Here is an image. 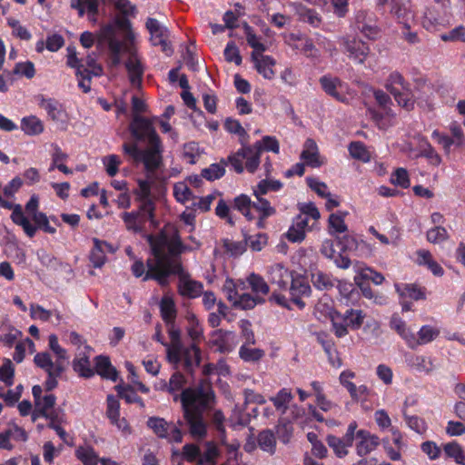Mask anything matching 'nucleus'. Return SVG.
<instances>
[{
    "instance_id": "obj_29",
    "label": "nucleus",
    "mask_w": 465,
    "mask_h": 465,
    "mask_svg": "<svg viewBox=\"0 0 465 465\" xmlns=\"http://www.w3.org/2000/svg\"><path fill=\"white\" fill-rule=\"evenodd\" d=\"M404 361L410 369L418 372L429 374L434 370L433 361L430 357L405 353Z\"/></svg>"
},
{
    "instance_id": "obj_15",
    "label": "nucleus",
    "mask_w": 465,
    "mask_h": 465,
    "mask_svg": "<svg viewBox=\"0 0 465 465\" xmlns=\"http://www.w3.org/2000/svg\"><path fill=\"white\" fill-rule=\"evenodd\" d=\"M0 207L7 210H13L11 213V219L13 223L18 226H21L25 233L29 238H33L35 235L37 227L34 226L29 218L25 215L20 204H14L11 202L2 198L0 199Z\"/></svg>"
},
{
    "instance_id": "obj_6",
    "label": "nucleus",
    "mask_w": 465,
    "mask_h": 465,
    "mask_svg": "<svg viewBox=\"0 0 465 465\" xmlns=\"http://www.w3.org/2000/svg\"><path fill=\"white\" fill-rule=\"evenodd\" d=\"M385 88L393 95L401 107L407 111L414 108V95L401 74L397 71L391 73L386 79Z\"/></svg>"
},
{
    "instance_id": "obj_59",
    "label": "nucleus",
    "mask_w": 465,
    "mask_h": 465,
    "mask_svg": "<svg viewBox=\"0 0 465 465\" xmlns=\"http://www.w3.org/2000/svg\"><path fill=\"white\" fill-rule=\"evenodd\" d=\"M312 282L319 290H329L334 286V279L327 273L317 271L312 274Z\"/></svg>"
},
{
    "instance_id": "obj_32",
    "label": "nucleus",
    "mask_w": 465,
    "mask_h": 465,
    "mask_svg": "<svg viewBox=\"0 0 465 465\" xmlns=\"http://www.w3.org/2000/svg\"><path fill=\"white\" fill-rule=\"evenodd\" d=\"M321 252L323 256L334 262L337 267L341 269H348L351 266V260L348 256L338 253L331 240H325L322 242Z\"/></svg>"
},
{
    "instance_id": "obj_48",
    "label": "nucleus",
    "mask_w": 465,
    "mask_h": 465,
    "mask_svg": "<svg viewBox=\"0 0 465 465\" xmlns=\"http://www.w3.org/2000/svg\"><path fill=\"white\" fill-rule=\"evenodd\" d=\"M264 298L262 296H252L246 292H241L238 299L232 303V306L240 310H251L257 304L263 303Z\"/></svg>"
},
{
    "instance_id": "obj_34",
    "label": "nucleus",
    "mask_w": 465,
    "mask_h": 465,
    "mask_svg": "<svg viewBox=\"0 0 465 465\" xmlns=\"http://www.w3.org/2000/svg\"><path fill=\"white\" fill-rule=\"evenodd\" d=\"M309 227L307 217L297 215L287 232V239L292 242H300L305 238L306 229Z\"/></svg>"
},
{
    "instance_id": "obj_27",
    "label": "nucleus",
    "mask_w": 465,
    "mask_h": 465,
    "mask_svg": "<svg viewBox=\"0 0 465 465\" xmlns=\"http://www.w3.org/2000/svg\"><path fill=\"white\" fill-rule=\"evenodd\" d=\"M94 246L90 252V262L95 268H101L106 261L107 252H114V247L104 241L94 238Z\"/></svg>"
},
{
    "instance_id": "obj_33",
    "label": "nucleus",
    "mask_w": 465,
    "mask_h": 465,
    "mask_svg": "<svg viewBox=\"0 0 465 465\" xmlns=\"http://www.w3.org/2000/svg\"><path fill=\"white\" fill-rule=\"evenodd\" d=\"M244 151V168L249 173H254L260 164L262 143L256 142L252 146L242 144Z\"/></svg>"
},
{
    "instance_id": "obj_47",
    "label": "nucleus",
    "mask_w": 465,
    "mask_h": 465,
    "mask_svg": "<svg viewBox=\"0 0 465 465\" xmlns=\"http://www.w3.org/2000/svg\"><path fill=\"white\" fill-rule=\"evenodd\" d=\"M443 19L436 10L435 6H427L422 16V25L429 31L435 30L438 25H442Z\"/></svg>"
},
{
    "instance_id": "obj_42",
    "label": "nucleus",
    "mask_w": 465,
    "mask_h": 465,
    "mask_svg": "<svg viewBox=\"0 0 465 465\" xmlns=\"http://www.w3.org/2000/svg\"><path fill=\"white\" fill-rule=\"evenodd\" d=\"M75 457L84 465H98L100 458L94 449L90 445L79 446L75 450Z\"/></svg>"
},
{
    "instance_id": "obj_19",
    "label": "nucleus",
    "mask_w": 465,
    "mask_h": 465,
    "mask_svg": "<svg viewBox=\"0 0 465 465\" xmlns=\"http://www.w3.org/2000/svg\"><path fill=\"white\" fill-rule=\"evenodd\" d=\"M32 393L35 401V411H33L32 418L33 420H35L42 414L47 413V411L54 407L56 398L53 393H46L43 396V389L40 385H35L32 389Z\"/></svg>"
},
{
    "instance_id": "obj_36",
    "label": "nucleus",
    "mask_w": 465,
    "mask_h": 465,
    "mask_svg": "<svg viewBox=\"0 0 465 465\" xmlns=\"http://www.w3.org/2000/svg\"><path fill=\"white\" fill-rule=\"evenodd\" d=\"M95 371L103 378L116 381L118 373L115 368L111 364L107 356H97L95 358Z\"/></svg>"
},
{
    "instance_id": "obj_21",
    "label": "nucleus",
    "mask_w": 465,
    "mask_h": 465,
    "mask_svg": "<svg viewBox=\"0 0 465 465\" xmlns=\"http://www.w3.org/2000/svg\"><path fill=\"white\" fill-rule=\"evenodd\" d=\"M288 44L296 50H300L305 56L312 59L320 57V52L312 40L302 35L291 34L287 39Z\"/></svg>"
},
{
    "instance_id": "obj_9",
    "label": "nucleus",
    "mask_w": 465,
    "mask_h": 465,
    "mask_svg": "<svg viewBox=\"0 0 465 465\" xmlns=\"http://www.w3.org/2000/svg\"><path fill=\"white\" fill-rule=\"evenodd\" d=\"M156 120H158L157 116L146 118L137 114L133 115V119L129 125L132 136L136 141L146 142L147 144L162 141L154 127Z\"/></svg>"
},
{
    "instance_id": "obj_43",
    "label": "nucleus",
    "mask_w": 465,
    "mask_h": 465,
    "mask_svg": "<svg viewBox=\"0 0 465 465\" xmlns=\"http://www.w3.org/2000/svg\"><path fill=\"white\" fill-rule=\"evenodd\" d=\"M395 288L401 299L410 298L414 301H419L426 298L423 289L415 284H396Z\"/></svg>"
},
{
    "instance_id": "obj_54",
    "label": "nucleus",
    "mask_w": 465,
    "mask_h": 465,
    "mask_svg": "<svg viewBox=\"0 0 465 465\" xmlns=\"http://www.w3.org/2000/svg\"><path fill=\"white\" fill-rule=\"evenodd\" d=\"M347 213L337 212L335 213H331L329 217V231L332 235H336L338 233H343L347 232L348 227L344 222V217Z\"/></svg>"
},
{
    "instance_id": "obj_28",
    "label": "nucleus",
    "mask_w": 465,
    "mask_h": 465,
    "mask_svg": "<svg viewBox=\"0 0 465 465\" xmlns=\"http://www.w3.org/2000/svg\"><path fill=\"white\" fill-rule=\"evenodd\" d=\"M301 159L306 165L313 168H318L324 163V161L320 156L317 143L314 140L310 138L307 139L303 144Z\"/></svg>"
},
{
    "instance_id": "obj_22",
    "label": "nucleus",
    "mask_w": 465,
    "mask_h": 465,
    "mask_svg": "<svg viewBox=\"0 0 465 465\" xmlns=\"http://www.w3.org/2000/svg\"><path fill=\"white\" fill-rule=\"evenodd\" d=\"M106 416L111 423L124 433H130V427L124 418H120V402L114 395H108L106 399Z\"/></svg>"
},
{
    "instance_id": "obj_25",
    "label": "nucleus",
    "mask_w": 465,
    "mask_h": 465,
    "mask_svg": "<svg viewBox=\"0 0 465 465\" xmlns=\"http://www.w3.org/2000/svg\"><path fill=\"white\" fill-rule=\"evenodd\" d=\"M256 201H252V212L255 215V218L258 219L256 225L258 228L264 227V220L268 217L272 216L276 210L272 207L270 202L264 198L262 195H254Z\"/></svg>"
},
{
    "instance_id": "obj_63",
    "label": "nucleus",
    "mask_w": 465,
    "mask_h": 465,
    "mask_svg": "<svg viewBox=\"0 0 465 465\" xmlns=\"http://www.w3.org/2000/svg\"><path fill=\"white\" fill-rule=\"evenodd\" d=\"M446 455L452 458L458 464L465 463V454L461 446L456 441L449 442L443 448Z\"/></svg>"
},
{
    "instance_id": "obj_31",
    "label": "nucleus",
    "mask_w": 465,
    "mask_h": 465,
    "mask_svg": "<svg viewBox=\"0 0 465 465\" xmlns=\"http://www.w3.org/2000/svg\"><path fill=\"white\" fill-rule=\"evenodd\" d=\"M390 325L391 328L406 341L410 348L414 349L417 347L416 335L401 318L393 315L391 319Z\"/></svg>"
},
{
    "instance_id": "obj_45",
    "label": "nucleus",
    "mask_w": 465,
    "mask_h": 465,
    "mask_svg": "<svg viewBox=\"0 0 465 465\" xmlns=\"http://www.w3.org/2000/svg\"><path fill=\"white\" fill-rule=\"evenodd\" d=\"M161 316L165 323L175 321L176 307L173 298L169 295H164L160 302Z\"/></svg>"
},
{
    "instance_id": "obj_4",
    "label": "nucleus",
    "mask_w": 465,
    "mask_h": 465,
    "mask_svg": "<svg viewBox=\"0 0 465 465\" xmlns=\"http://www.w3.org/2000/svg\"><path fill=\"white\" fill-rule=\"evenodd\" d=\"M170 337V343L166 347L167 360L175 369L183 368L186 371L192 372L201 361V350L198 345L191 344L183 346L181 341V331L175 325L174 321L165 323Z\"/></svg>"
},
{
    "instance_id": "obj_16",
    "label": "nucleus",
    "mask_w": 465,
    "mask_h": 465,
    "mask_svg": "<svg viewBox=\"0 0 465 465\" xmlns=\"http://www.w3.org/2000/svg\"><path fill=\"white\" fill-rule=\"evenodd\" d=\"M39 106L44 109L48 117L58 124L62 129L65 130L67 128L68 114L61 103L53 98L42 97L39 102Z\"/></svg>"
},
{
    "instance_id": "obj_26",
    "label": "nucleus",
    "mask_w": 465,
    "mask_h": 465,
    "mask_svg": "<svg viewBox=\"0 0 465 465\" xmlns=\"http://www.w3.org/2000/svg\"><path fill=\"white\" fill-rule=\"evenodd\" d=\"M320 84L323 91L338 101L345 100L344 94H341L346 88V84L338 77L330 74L323 75L320 78Z\"/></svg>"
},
{
    "instance_id": "obj_14",
    "label": "nucleus",
    "mask_w": 465,
    "mask_h": 465,
    "mask_svg": "<svg viewBox=\"0 0 465 465\" xmlns=\"http://www.w3.org/2000/svg\"><path fill=\"white\" fill-rule=\"evenodd\" d=\"M145 25L150 33L152 44L161 46L162 51L170 55L173 49L169 41L170 33L168 29L154 18H148Z\"/></svg>"
},
{
    "instance_id": "obj_46",
    "label": "nucleus",
    "mask_w": 465,
    "mask_h": 465,
    "mask_svg": "<svg viewBox=\"0 0 465 465\" xmlns=\"http://www.w3.org/2000/svg\"><path fill=\"white\" fill-rule=\"evenodd\" d=\"M186 383L185 377L179 371H175L170 378L169 382L163 381L161 386L162 390L167 391L169 393L174 395V400H178L176 392L183 390Z\"/></svg>"
},
{
    "instance_id": "obj_10",
    "label": "nucleus",
    "mask_w": 465,
    "mask_h": 465,
    "mask_svg": "<svg viewBox=\"0 0 465 465\" xmlns=\"http://www.w3.org/2000/svg\"><path fill=\"white\" fill-rule=\"evenodd\" d=\"M173 422H168L163 418L150 417L147 420V426L153 433L161 439L166 440L170 443H181L183 438L180 425Z\"/></svg>"
},
{
    "instance_id": "obj_5",
    "label": "nucleus",
    "mask_w": 465,
    "mask_h": 465,
    "mask_svg": "<svg viewBox=\"0 0 465 465\" xmlns=\"http://www.w3.org/2000/svg\"><path fill=\"white\" fill-rule=\"evenodd\" d=\"M123 149L134 163H142L147 172L153 173L162 165L163 152L162 141L148 143L145 149L139 148L136 143H124Z\"/></svg>"
},
{
    "instance_id": "obj_37",
    "label": "nucleus",
    "mask_w": 465,
    "mask_h": 465,
    "mask_svg": "<svg viewBox=\"0 0 465 465\" xmlns=\"http://www.w3.org/2000/svg\"><path fill=\"white\" fill-rule=\"evenodd\" d=\"M71 7L77 10L80 17L87 13L89 20L94 21L98 11V2L97 0H71Z\"/></svg>"
},
{
    "instance_id": "obj_55",
    "label": "nucleus",
    "mask_w": 465,
    "mask_h": 465,
    "mask_svg": "<svg viewBox=\"0 0 465 465\" xmlns=\"http://www.w3.org/2000/svg\"><path fill=\"white\" fill-rule=\"evenodd\" d=\"M187 320L189 326L187 328L188 336L192 339L193 343L197 345V342L203 339V330L198 319L194 314H188Z\"/></svg>"
},
{
    "instance_id": "obj_52",
    "label": "nucleus",
    "mask_w": 465,
    "mask_h": 465,
    "mask_svg": "<svg viewBox=\"0 0 465 465\" xmlns=\"http://www.w3.org/2000/svg\"><path fill=\"white\" fill-rule=\"evenodd\" d=\"M440 333V328L432 325H423L416 336L417 346L433 341Z\"/></svg>"
},
{
    "instance_id": "obj_57",
    "label": "nucleus",
    "mask_w": 465,
    "mask_h": 465,
    "mask_svg": "<svg viewBox=\"0 0 465 465\" xmlns=\"http://www.w3.org/2000/svg\"><path fill=\"white\" fill-rule=\"evenodd\" d=\"M258 445L263 450L270 454L275 452L276 440L272 430H262L258 435Z\"/></svg>"
},
{
    "instance_id": "obj_58",
    "label": "nucleus",
    "mask_w": 465,
    "mask_h": 465,
    "mask_svg": "<svg viewBox=\"0 0 465 465\" xmlns=\"http://www.w3.org/2000/svg\"><path fill=\"white\" fill-rule=\"evenodd\" d=\"M52 315H54L56 320L60 322L61 315L57 311H48L37 304H31L30 306V316L34 320L47 322Z\"/></svg>"
},
{
    "instance_id": "obj_2",
    "label": "nucleus",
    "mask_w": 465,
    "mask_h": 465,
    "mask_svg": "<svg viewBox=\"0 0 465 465\" xmlns=\"http://www.w3.org/2000/svg\"><path fill=\"white\" fill-rule=\"evenodd\" d=\"M148 242L150 244L152 253L154 255V261L148 262L150 273L145 279H154L159 284L166 285L168 277L171 274H181L183 267L179 255L186 251H192L200 247V242L194 237L190 236L189 240L194 245H184L178 233H174L169 237L164 232L156 235H148Z\"/></svg>"
},
{
    "instance_id": "obj_7",
    "label": "nucleus",
    "mask_w": 465,
    "mask_h": 465,
    "mask_svg": "<svg viewBox=\"0 0 465 465\" xmlns=\"http://www.w3.org/2000/svg\"><path fill=\"white\" fill-rule=\"evenodd\" d=\"M218 455V449L213 441L206 442L203 451L201 450L198 445L187 443L183 447L181 452L184 460L198 465H213Z\"/></svg>"
},
{
    "instance_id": "obj_40",
    "label": "nucleus",
    "mask_w": 465,
    "mask_h": 465,
    "mask_svg": "<svg viewBox=\"0 0 465 465\" xmlns=\"http://www.w3.org/2000/svg\"><path fill=\"white\" fill-rule=\"evenodd\" d=\"M21 130L30 136L39 135L44 130V123L35 115L25 116L21 120Z\"/></svg>"
},
{
    "instance_id": "obj_49",
    "label": "nucleus",
    "mask_w": 465,
    "mask_h": 465,
    "mask_svg": "<svg viewBox=\"0 0 465 465\" xmlns=\"http://www.w3.org/2000/svg\"><path fill=\"white\" fill-rule=\"evenodd\" d=\"M244 289L245 283L240 280L235 282L232 279H227L223 286V292L232 304L238 299V296L241 294L240 292Z\"/></svg>"
},
{
    "instance_id": "obj_30",
    "label": "nucleus",
    "mask_w": 465,
    "mask_h": 465,
    "mask_svg": "<svg viewBox=\"0 0 465 465\" xmlns=\"http://www.w3.org/2000/svg\"><path fill=\"white\" fill-rule=\"evenodd\" d=\"M251 57L256 70L260 74L268 80H271L274 77L275 73L273 66L275 65L276 62L272 56L264 55L263 54H257L256 53H252Z\"/></svg>"
},
{
    "instance_id": "obj_60",
    "label": "nucleus",
    "mask_w": 465,
    "mask_h": 465,
    "mask_svg": "<svg viewBox=\"0 0 465 465\" xmlns=\"http://www.w3.org/2000/svg\"><path fill=\"white\" fill-rule=\"evenodd\" d=\"M293 428L291 420L281 418L276 426V434L278 439L284 444H287L292 436Z\"/></svg>"
},
{
    "instance_id": "obj_17",
    "label": "nucleus",
    "mask_w": 465,
    "mask_h": 465,
    "mask_svg": "<svg viewBox=\"0 0 465 465\" xmlns=\"http://www.w3.org/2000/svg\"><path fill=\"white\" fill-rule=\"evenodd\" d=\"M39 198L34 194L25 204V211L31 216L32 221L35 223L34 226L37 227V230H43L44 232L54 234L56 230L54 227L49 224V219L45 213L38 211Z\"/></svg>"
},
{
    "instance_id": "obj_53",
    "label": "nucleus",
    "mask_w": 465,
    "mask_h": 465,
    "mask_svg": "<svg viewBox=\"0 0 465 465\" xmlns=\"http://www.w3.org/2000/svg\"><path fill=\"white\" fill-rule=\"evenodd\" d=\"M247 282L251 287L254 296L267 295L270 292V287L264 279L256 273H251L247 278Z\"/></svg>"
},
{
    "instance_id": "obj_13",
    "label": "nucleus",
    "mask_w": 465,
    "mask_h": 465,
    "mask_svg": "<svg viewBox=\"0 0 465 465\" xmlns=\"http://www.w3.org/2000/svg\"><path fill=\"white\" fill-rule=\"evenodd\" d=\"M354 29L363 35L366 38L375 40L379 35V27L376 16L372 12L360 10L355 14Z\"/></svg>"
},
{
    "instance_id": "obj_20",
    "label": "nucleus",
    "mask_w": 465,
    "mask_h": 465,
    "mask_svg": "<svg viewBox=\"0 0 465 465\" xmlns=\"http://www.w3.org/2000/svg\"><path fill=\"white\" fill-rule=\"evenodd\" d=\"M356 440L355 450L360 457L370 454L380 445L379 437L366 430H359L356 432Z\"/></svg>"
},
{
    "instance_id": "obj_39",
    "label": "nucleus",
    "mask_w": 465,
    "mask_h": 465,
    "mask_svg": "<svg viewBox=\"0 0 465 465\" xmlns=\"http://www.w3.org/2000/svg\"><path fill=\"white\" fill-rule=\"evenodd\" d=\"M90 355L85 351L79 352L73 361V369L80 376L90 378L94 375V371L91 367L89 361Z\"/></svg>"
},
{
    "instance_id": "obj_51",
    "label": "nucleus",
    "mask_w": 465,
    "mask_h": 465,
    "mask_svg": "<svg viewBox=\"0 0 465 465\" xmlns=\"http://www.w3.org/2000/svg\"><path fill=\"white\" fill-rule=\"evenodd\" d=\"M252 201L246 194H241L234 198L233 208L244 215L247 220L255 219V215L252 212Z\"/></svg>"
},
{
    "instance_id": "obj_8",
    "label": "nucleus",
    "mask_w": 465,
    "mask_h": 465,
    "mask_svg": "<svg viewBox=\"0 0 465 465\" xmlns=\"http://www.w3.org/2000/svg\"><path fill=\"white\" fill-rule=\"evenodd\" d=\"M338 43L346 56L357 64H363L371 54L370 45L356 35L339 37Z\"/></svg>"
},
{
    "instance_id": "obj_18",
    "label": "nucleus",
    "mask_w": 465,
    "mask_h": 465,
    "mask_svg": "<svg viewBox=\"0 0 465 465\" xmlns=\"http://www.w3.org/2000/svg\"><path fill=\"white\" fill-rule=\"evenodd\" d=\"M286 291L289 292L290 300L293 304L301 310L305 307V302L302 298L311 294V287L303 277L293 276Z\"/></svg>"
},
{
    "instance_id": "obj_56",
    "label": "nucleus",
    "mask_w": 465,
    "mask_h": 465,
    "mask_svg": "<svg viewBox=\"0 0 465 465\" xmlns=\"http://www.w3.org/2000/svg\"><path fill=\"white\" fill-rule=\"evenodd\" d=\"M244 33L247 44L253 49L252 53L262 54L267 50V46L262 42V37L255 35L250 25H244Z\"/></svg>"
},
{
    "instance_id": "obj_50",
    "label": "nucleus",
    "mask_w": 465,
    "mask_h": 465,
    "mask_svg": "<svg viewBox=\"0 0 465 465\" xmlns=\"http://www.w3.org/2000/svg\"><path fill=\"white\" fill-rule=\"evenodd\" d=\"M391 12L397 17L400 23L408 25L410 21L413 19V14L409 5L404 3L391 1Z\"/></svg>"
},
{
    "instance_id": "obj_41",
    "label": "nucleus",
    "mask_w": 465,
    "mask_h": 465,
    "mask_svg": "<svg viewBox=\"0 0 465 465\" xmlns=\"http://www.w3.org/2000/svg\"><path fill=\"white\" fill-rule=\"evenodd\" d=\"M179 292L188 298H196L203 292V284L191 279L181 278L179 282Z\"/></svg>"
},
{
    "instance_id": "obj_12",
    "label": "nucleus",
    "mask_w": 465,
    "mask_h": 465,
    "mask_svg": "<svg viewBox=\"0 0 465 465\" xmlns=\"http://www.w3.org/2000/svg\"><path fill=\"white\" fill-rule=\"evenodd\" d=\"M34 362L48 374L45 387L47 391H51L58 384L57 378H59L64 371V364L53 362L51 355L47 351L36 353L34 358Z\"/></svg>"
},
{
    "instance_id": "obj_35",
    "label": "nucleus",
    "mask_w": 465,
    "mask_h": 465,
    "mask_svg": "<svg viewBox=\"0 0 465 465\" xmlns=\"http://www.w3.org/2000/svg\"><path fill=\"white\" fill-rule=\"evenodd\" d=\"M326 441L329 447L333 450L338 458H344L349 453V449L352 446L353 440H346V437H337L334 435H328Z\"/></svg>"
},
{
    "instance_id": "obj_38",
    "label": "nucleus",
    "mask_w": 465,
    "mask_h": 465,
    "mask_svg": "<svg viewBox=\"0 0 465 465\" xmlns=\"http://www.w3.org/2000/svg\"><path fill=\"white\" fill-rule=\"evenodd\" d=\"M293 399V395L290 389L282 388L280 390L275 396L271 397L270 401L272 402L275 410L281 414H286L290 403Z\"/></svg>"
},
{
    "instance_id": "obj_3",
    "label": "nucleus",
    "mask_w": 465,
    "mask_h": 465,
    "mask_svg": "<svg viewBox=\"0 0 465 465\" xmlns=\"http://www.w3.org/2000/svg\"><path fill=\"white\" fill-rule=\"evenodd\" d=\"M213 397L211 389L203 387L184 389L180 395L189 433L196 440H202L207 435V423L203 419V412L210 407Z\"/></svg>"
},
{
    "instance_id": "obj_24",
    "label": "nucleus",
    "mask_w": 465,
    "mask_h": 465,
    "mask_svg": "<svg viewBox=\"0 0 465 465\" xmlns=\"http://www.w3.org/2000/svg\"><path fill=\"white\" fill-rule=\"evenodd\" d=\"M211 343L222 353L230 352L236 346L235 334L222 329L215 330L212 332Z\"/></svg>"
},
{
    "instance_id": "obj_11",
    "label": "nucleus",
    "mask_w": 465,
    "mask_h": 465,
    "mask_svg": "<svg viewBox=\"0 0 465 465\" xmlns=\"http://www.w3.org/2000/svg\"><path fill=\"white\" fill-rule=\"evenodd\" d=\"M153 212L149 203L140 206L137 211L125 212L121 214L125 228L132 232L141 233L143 232L147 222L153 223Z\"/></svg>"
},
{
    "instance_id": "obj_23",
    "label": "nucleus",
    "mask_w": 465,
    "mask_h": 465,
    "mask_svg": "<svg viewBox=\"0 0 465 465\" xmlns=\"http://www.w3.org/2000/svg\"><path fill=\"white\" fill-rule=\"evenodd\" d=\"M268 277L272 284H275L280 290L286 291L290 282L294 276L293 272L285 268L282 263H275L269 267Z\"/></svg>"
},
{
    "instance_id": "obj_61",
    "label": "nucleus",
    "mask_w": 465,
    "mask_h": 465,
    "mask_svg": "<svg viewBox=\"0 0 465 465\" xmlns=\"http://www.w3.org/2000/svg\"><path fill=\"white\" fill-rule=\"evenodd\" d=\"M48 345L56 357L54 362H59L64 365L65 361L68 360L67 351L59 345L58 338L55 334L49 335Z\"/></svg>"
},
{
    "instance_id": "obj_44",
    "label": "nucleus",
    "mask_w": 465,
    "mask_h": 465,
    "mask_svg": "<svg viewBox=\"0 0 465 465\" xmlns=\"http://www.w3.org/2000/svg\"><path fill=\"white\" fill-rule=\"evenodd\" d=\"M134 193L140 206L149 203L151 209L154 210V203L151 198V183L147 180H139L138 187L135 189Z\"/></svg>"
},
{
    "instance_id": "obj_64",
    "label": "nucleus",
    "mask_w": 465,
    "mask_h": 465,
    "mask_svg": "<svg viewBox=\"0 0 465 465\" xmlns=\"http://www.w3.org/2000/svg\"><path fill=\"white\" fill-rule=\"evenodd\" d=\"M224 128L227 132L237 134L242 144L247 143L248 134L238 120L227 119L224 123Z\"/></svg>"
},
{
    "instance_id": "obj_62",
    "label": "nucleus",
    "mask_w": 465,
    "mask_h": 465,
    "mask_svg": "<svg viewBox=\"0 0 465 465\" xmlns=\"http://www.w3.org/2000/svg\"><path fill=\"white\" fill-rule=\"evenodd\" d=\"M342 317L344 318V321L348 326L353 330H357L363 323L365 314H363L362 311L361 310L350 309L346 311Z\"/></svg>"
},
{
    "instance_id": "obj_1",
    "label": "nucleus",
    "mask_w": 465,
    "mask_h": 465,
    "mask_svg": "<svg viewBox=\"0 0 465 465\" xmlns=\"http://www.w3.org/2000/svg\"><path fill=\"white\" fill-rule=\"evenodd\" d=\"M98 45H108V54L113 65L121 64L122 55L127 54L125 68L132 85L140 86L143 75V66L136 54L130 22L125 18H117L107 24L99 34Z\"/></svg>"
}]
</instances>
